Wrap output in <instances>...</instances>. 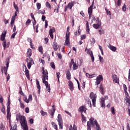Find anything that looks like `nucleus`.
<instances>
[{"label":"nucleus","instance_id":"47","mask_svg":"<svg viewBox=\"0 0 130 130\" xmlns=\"http://www.w3.org/2000/svg\"><path fill=\"white\" fill-rule=\"evenodd\" d=\"M95 39L94 38H92L91 40H90V43L91 44H94L95 42Z\"/></svg>","mask_w":130,"mask_h":130},{"label":"nucleus","instance_id":"35","mask_svg":"<svg viewBox=\"0 0 130 130\" xmlns=\"http://www.w3.org/2000/svg\"><path fill=\"white\" fill-rule=\"evenodd\" d=\"M14 7L16 10V11L17 12V13H19V10H18V6L16 5V4L15 2L13 3Z\"/></svg>","mask_w":130,"mask_h":130},{"label":"nucleus","instance_id":"18","mask_svg":"<svg viewBox=\"0 0 130 130\" xmlns=\"http://www.w3.org/2000/svg\"><path fill=\"white\" fill-rule=\"evenodd\" d=\"M94 3H92V5H91L88 9V14H92V12L93 11V5Z\"/></svg>","mask_w":130,"mask_h":130},{"label":"nucleus","instance_id":"25","mask_svg":"<svg viewBox=\"0 0 130 130\" xmlns=\"http://www.w3.org/2000/svg\"><path fill=\"white\" fill-rule=\"evenodd\" d=\"M58 122H62V118H61V115L60 114H58Z\"/></svg>","mask_w":130,"mask_h":130},{"label":"nucleus","instance_id":"9","mask_svg":"<svg viewBox=\"0 0 130 130\" xmlns=\"http://www.w3.org/2000/svg\"><path fill=\"white\" fill-rule=\"evenodd\" d=\"M78 111H80L81 114H83V113H86L87 112V108H86V106H81L78 109Z\"/></svg>","mask_w":130,"mask_h":130},{"label":"nucleus","instance_id":"45","mask_svg":"<svg viewBox=\"0 0 130 130\" xmlns=\"http://www.w3.org/2000/svg\"><path fill=\"white\" fill-rule=\"evenodd\" d=\"M10 130H17V124H15L13 127H11Z\"/></svg>","mask_w":130,"mask_h":130},{"label":"nucleus","instance_id":"30","mask_svg":"<svg viewBox=\"0 0 130 130\" xmlns=\"http://www.w3.org/2000/svg\"><path fill=\"white\" fill-rule=\"evenodd\" d=\"M78 68V66H77V64L76 63H74L73 66V71H75V70H77Z\"/></svg>","mask_w":130,"mask_h":130},{"label":"nucleus","instance_id":"59","mask_svg":"<svg viewBox=\"0 0 130 130\" xmlns=\"http://www.w3.org/2000/svg\"><path fill=\"white\" fill-rule=\"evenodd\" d=\"M96 23H99V24H101V21H100V19L99 18V17H97L96 18Z\"/></svg>","mask_w":130,"mask_h":130},{"label":"nucleus","instance_id":"24","mask_svg":"<svg viewBox=\"0 0 130 130\" xmlns=\"http://www.w3.org/2000/svg\"><path fill=\"white\" fill-rule=\"evenodd\" d=\"M86 32H87L88 34H89V33H90V28L89 27V22L88 21H86Z\"/></svg>","mask_w":130,"mask_h":130},{"label":"nucleus","instance_id":"20","mask_svg":"<svg viewBox=\"0 0 130 130\" xmlns=\"http://www.w3.org/2000/svg\"><path fill=\"white\" fill-rule=\"evenodd\" d=\"M93 27L94 29H98L99 27H101V23H95L93 24Z\"/></svg>","mask_w":130,"mask_h":130},{"label":"nucleus","instance_id":"13","mask_svg":"<svg viewBox=\"0 0 130 130\" xmlns=\"http://www.w3.org/2000/svg\"><path fill=\"white\" fill-rule=\"evenodd\" d=\"M53 32H55V29H54V27H53V29H50L49 30V35L52 39H53Z\"/></svg>","mask_w":130,"mask_h":130},{"label":"nucleus","instance_id":"31","mask_svg":"<svg viewBox=\"0 0 130 130\" xmlns=\"http://www.w3.org/2000/svg\"><path fill=\"white\" fill-rule=\"evenodd\" d=\"M40 112L42 116H44L45 115H47V112H44L43 110H41Z\"/></svg>","mask_w":130,"mask_h":130},{"label":"nucleus","instance_id":"7","mask_svg":"<svg viewBox=\"0 0 130 130\" xmlns=\"http://www.w3.org/2000/svg\"><path fill=\"white\" fill-rule=\"evenodd\" d=\"M10 105H11V101L10 100V99H9L7 103V119H9V115H10V111L11 109V107L10 106Z\"/></svg>","mask_w":130,"mask_h":130},{"label":"nucleus","instance_id":"1","mask_svg":"<svg viewBox=\"0 0 130 130\" xmlns=\"http://www.w3.org/2000/svg\"><path fill=\"white\" fill-rule=\"evenodd\" d=\"M94 120V118L93 117H91L89 119V122H87V130H91V125L93 124H95L96 126V129L97 130H101V128H100V126L98 124V122H97V120Z\"/></svg>","mask_w":130,"mask_h":130},{"label":"nucleus","instance_id":"56","mask_svg":"<svg viewBox=\"0 0 130 130\" xmlns=\"http://www.w3.org/2000/svg\"><path fill=\"white\" fill-rule=\"evenodd\" d=\"M57 55L58 58H59L60 59H61L62 58V56H61V54L60 53H57Z\"/></svg>","mask_w":130,"mask_h":130},{"label":"nucleus","instance_id":"22","mask_svg":"<svg viewBox=\"0 0 130 130\" xmlns=\"http://www.w3.org/2000/svg\"><path fill=\"white\" fill-rule=\"evenodd\" d=\"M101 107H104V108H105V99H102L101 101Z\"/></svg>","mask_w":130,"mask_h":130},{"label":"nucleus","instance_id":"62","mask_svg":"<svg viewBox=\"0 0 130 130\" xmlns=\"http://www.w3.org/2000/svg\"><path fill=\"white\" fill-rule=\"evenodd\" d=\"M30 23H31V20L28 19L27 21L25 22V24L26 25H29V24H30Z\"/></svg>","mask_w":130,"mask_h":130},{"label":"nucleus","instance_id":"64","mask_svg":"<svg viewBox=\"0 0 130 130\" xmlns=\"http://www.w3.org/2000/svg\"><path fill=\"white\" fill-rule=\"evenodd\" d=\"M99 60L100 62H103V57H101V56H99Z\"/></svg>","mask_w":130,"mask_h":130},{"label":"nucleus","instance_id":"58","mask_svg":"<svg viewBox=\"0 0 130 130\" xmlns=\"http://www.w3.org/2000/svg\"><path fill=\"white\" fill-rule=\"evenodd\" d=\"M37 88L39 89L38 92L39 94L40 93V89H41V87L40 86V84L37 85Z\"/></svg>","mask_w":130,"mask_h":130},{"label":"nucleus","instance_id":"33","mask_svg":"<svg viewBox=\"0 0 130 130\" xmlns=\"http://www.w3.org/2000/svg\"><path fill=\"white\" fill-rule=\"evenodd\" d=\"M111 111L112 112V114H115V109H114V107H112L111 108Z\"/></svg>","mask_w":130,"mask_h":130},{"label":"nucleus","instance_id":"55","mask_svg":"<svg viewBox=\"0 0 130 130\" xmlns=\"http://www.w3.org/2000/svg\"><path fill=\"white\" fill-rule=\"evenodd\" d=\"M4 71L5 74L7 75L8 74V69H6V67H4Z\"/></svg>","mask_w":130,"mask_h":130},{"label":"nucleus","instance_id":"11","mask_svg":"<svg viewBox=\"0 0 130 130\" xmlns=\"http://www.w3.org/2000/svg\"><path fill=\"white\" fill-rule=\"evenodd\" d=\"M43 84H44L46 86V90L49 92V93H50V84H48V82H45V80L43 81Z\"/></svg>","mask_w":130,"mask_h":130},{"label":"nucleus","instance_id":"51","mask_svg":"<svg viewBox=\"0 0 130 130\" xmlns=\"http://www.w3.org/2000/svg\"><path fill=\"white\" fill-rule=\"evenodd\" d=\"M87 53H88V54H89V55L90 54H92V53H93V51H92V50H90V49H88L87 50Z\"/></svg>","mask_w":130,"mask_h":130},{"label":"nucleus","instance_id":"2","mask_svg":"<svg viewBox=\"0 0 130 130\" xmlns=\"http://www.w3.org/2000/svg\"><path fill=\"white\" fill-rule=\"evenodd\" d=\"M19 118L21 122H20L21 125L23 127V130H28V125H27V121L26 120V117L24 116H19Z\"/></svg>","mask_w":130,"mask_h":130},{"label":"nucleus","instance_id":"41","mask_svg":"<svg viewBox=\"0 0 130 130\" xmlns=\"http://www.w3.org/2000/svg\"><path fill=\"white\" fill-rule=\"evenodd\" d=\"M75 81H76L77 84H78V87L79 90H81V88L80 87V82H79V80L77 78H75Z\"/></svg>","mask_w":130,"mask_h":130},{"label":"nucleus","instance_id":"39","mask_svg":"<svg viewBox=\"0 0 130 130\" xmlns=\"http://www.w3.org/2000/svg\"><path fill=\"white\" fill-rule=\"evenodd\" d=\"M27 66L28 70H30V69H31V67L32 66V62H27Z\"/></svg>","mask_w":130,"mask_h":130},{"label":"nucleus","instance_id":"42","mask_svg":"<svg viewBox=\"0 0 130 130\" xmlns=\"http://www.w3.org/2000/svg\"><path fill=\"white\" fill-rule=\"evenodd\" d=\"M2 112L4 113V114H6V109L5 108V106L3 105L2 107V109H1Z\"/></svg>","mask_w":130,"mask_h":130},{"label":"nucleus","instance_id":"61","mask_svg":"<svg viewBox=\"0 0 130 130\" xmlns=\"http://www.w3.org/2000/svg\"><path fill=\"white\" fill-rule=\"evenodd\" d=\"M83 39H86V35H83L81 37V40H83Z\"/></svg>","mask_w":130,"mask_h":130},{"label":"nucleus","instance_id":"21","mask_svg":"<svg viewBox=\"0 0 130 130\" xmlns=\"http://www.w3.org/2000/svg\"><path fill=\"white\" fill-rule=\"evenodd\" d=\"M55 108H53V110H50L49 114L51 115V118H53V115H54V113L55 112Z\"/></svg>","mask_w":130,"mask_h":130},{"label":"nucleus","instance_id":"34","mask_svg":"<svg viewBox=\"0 0 130 130\" xmlns=\"http://www.w3.org/2000/svg\"><path fill=\"white\" fill-rule=\"evenodd\" d=\"M105 11L106 12L107 15L111 16V12H110V11L108 10V9H107L106 8H105Z\"/></svg>","mask_w":130,"mask_h":130},{"label":"nucleus","instance_id":"50","mask_svg":"<svg viewBox=\"0 0 130 130\" xmlns=\"http://www.w3.org/2000/svg\"><path fill=\"white\" fill-rule=\"evenodd\" d=\"M17 33H18V31H16V32H14V34H13L11 36V39H14V38H15V36L17 35Z\"/></svg>","mask_w":130,"mask_h":130},{"label":"nucleus","instance_id":"44","mask_svg":"<svg viewBox=\"0 0 130 130\" xmlns=\"http://www.w3.org/2000/svg\"><path fill=\"white\" fill-rule=\"evenodd\" d=\"M10 130H17V124H15L13 127H11Z\"/></svg>","mask_w":130,"mask_h":130},{"label":"nucleus","instance_id":"57","mask_svg":"<svg viewBox=\"0 0 130 130\" xmlns=\"http://www.w3.org/2000/svg\"><path fill=\"white\" fill-rule=\"evenodd\" d=\"M56 75L57 78L59 79V78L60 77V73L56 72Z\"/></svg>","mask_w":130,"mask_h":130},{"label":"nucleus","instance_id":"16","mask_svg":"<svg viewBox=\"0 0 130 130\" xmlns=\"http://www.w3.org/2000/svg\"><path fill=\"white\" fill-rule=\"evenodd\" d=\"M66 73L67 80H71L72 78L71 77V72H70V70H68L66 72Z\"/></svg>","mask_w":130,"mask_h":130},{"label":"nucleus","instance_id":"38","mask_svg":"<svg viewBox=\"0 0 130 130\" xmlns=\"http://www.w3.org/2000/svg\"><path fill=\"white\" fill-rule=\"evenodd\" d=\"M89 55L90 56V57L91 58L92 62H94V60H95V58L94 57V55L93 54V53Z\"/></svg>","mask_w":130,"mask_h":130},{"label":"nucleus","instance_id":"52","mask_svg":"<svg viewBox=\"0 0 130 130\" xmlns=\"http://www.w3.org/2000/svg\"><path fill=\"white\" fill-rule=\"evenodd\" d=\"M117 5L118 7H120V5H121V0H118L117 2Z\"/></svg>","mask_w":130,"mask_h":130},{"label":"nucleus","instance_id":"17","mask_svg":"<svg viewBox=\"0 0 130 130\" xmlns=\"http://www.w3.org/2000/svg\"><path fill=\"white\" fill-rule=\"evenodd\" d=\"M53 48L54 50H55V51H56V50H57V49H58V45H57V42H54L53 43Z\"/></svg>","mask_w":130,"mask_h":130},{"label":"nucleus","instance_id":"46","mask_svg":"<svg viewBox=\"0 0 130 130\" xmlns=\"http://www.w3.org/2000/svg\"><path fill=\"white\" fill-rule=\"evenodd\" d=\"M24 101H25V102H26V103H29V100L28 99H27V96H25L24 97L23 99Z\"/></svg>","mask_w":130,"mask_h":130},{"label":"nucleus","instance_id":"10","mask_svg":"<svg viewBox=\"0 0 130 130\" xmlns=\"http://www.w3.org/2000/svg\"><path fill=\"white\" fill-rule=\"evenodd\" d=\"M95 84L96 85H99L100 83H101V81H103V77H102V75H100L99 76L96 77Z\"/></svg>","mask_w":130,"mask_h":130},{"label":"nucleus","instance_id":"28","mask_svg":"<svg viewBox=\"0 0 130 130\" xmlns=\"http://www.w3.org/2000/svg\"><path fill=\"white\" fill-rule=\"evenodd\" d=\"M9 64H10V58H8L7 59H6V68L8 70V69H9Z\"/></svg>","mask_w":130,"mask_h":130},{"label":"nucleus","instance_id":"23","mask_svg":"<svg viewBox=\"0 0 130 130\" xmlns=\"http://www.w3.org/2000/svg\"><path fill=\"white\" fill-rule=\"evenodd\" d=\"M109 48H110V49H111L112 51H114V52L116 51V47L111 46V44H109Z\"/></svg>","mask_w":130,"mask_h":130},{"label":"nucleus","instance_id":"63","mask_svg":"<svg viewBox=\"0 0 130 130\" xmlns=\"http://www.w3.org/2000/svg\"><path fill=\"white\" fill-rule=\"evenodd\" d=\"M28 101H32V94H29L28 96Z\"/></svg>","mask_w":130,"mask_h":130},{"label":"nucleus","instance_id":"6","mask_svg":"<svg viewBox=\"0 0 130 130\" xmlns=\"http://www.w3.org/2000/svg\"><path fill=\"white\" fill-rule=\"evenodd\" d=\"M74 6H75V2L72 1L71 2H70L68 5L65 7L64 10V12H67V11H68V9H69V10H72Z\"/></svg>","mask_w":130,"mask_h":130},{"label":"nucleus","instance_id":"14","mask_svg":"<svg viewBox=\"0 0 130 130\" xmlns=\"http://www.w3.org/2000/svg\"><path fill=\"white\" fill-rule=\"evenodd\" d=\"M68 86H69L70 89L71 91H73L75 87H74V84H73V82L72 81H69V84Z\"/></svg>","mask_w":130,"mask_h":130},{"label":"nucleus","instance_id":"32","mask_svg":"<svg viewBox=\"0 0 130 130\" xmlns=\"http://www.w3.org/2000/svg\"><path fill=\"white\" fill-rule=\"evenodd\" d=\"M46 6L47 8H50V10H51V5H50V4L49 3V2H47L46 3Z\"/></svg>","mask_w":130,"mask_h":130},{"label":"nucleus","instance_id":"53","mask_svg":"<svg viewBox=\"0 0 130 130\" xmlns=\"http://www.w3.org/2000/svg\"><path fill=\"white\" fill-rule=\"evenodd\" d=\"M39 61H40V62L42 63L43 66H44V63H45V61H44V60H43L42 59H40Z\"/></svg>","mask_w":130,"mask_h":130},{"label":"nucleus","instance_id":"8","mask_svg":"<svg viewBox=\"0 0 130 130\" xmlns=\"http://www.w3.org/2000/svg\"><path fill=\"white\" fill-rule=\"evenodd\" d=\"M71 32L70 31H67L66 35V41L65 43L66 45H69L70 44V34Z\"/></svg>","mask_w":130,"mask_h":130},{"label":"nucleus","instance_id":"19","mask_svg":"<svg viewBox=\"0 0 130 130\" xmlns=\"http://www.w3.org/2000/svg\"><path fill=\"white\" fill-rule=\"evenodd\" d=\"M96 75L95 74L90 75L89 73H86V76L87 78H90V79H92V78H94V77H96Z\"/></svg>","mask_w":130,"mask_h":130},{"label":"nucleus","instance_id":"26","mask_svg":"<svg viewBox=\"0 0 130 130\" xmlns=\"http://www.w3.org/2000/svg\"><path fill=\"white\" fill-rule=\"evenodd\" d=\"M30 17L31 18H32V19H33V20L35 21V23H33V26H34V28H35L34 26V25L36 24V20H35V17H34V15H33V13H30Z\"/></svg>","mask_w":130,"mask_h":130},{"label":"nucleus","instance_id":"12","mask_svg":"<svg viewBox=\"0 0 130 130\" xmlns=\"http://www.w3.org/2000/svg\"><path fill=\"white\" fill-rule=\"evenodd\" d=\"M24 68L25 76L28 80H30V74H29V70L27 69L26 65H24Z\"/></svg>","mask_w":130,"mask_h":130},{"label":"nucleus","instance_id":"5","mask_svg":"<svg viewBox=\"0 0 130 130\" xmlns=\"http://www.w3.org/2000/svg\"><path fill=\"white\" fill-rule=\"evenodd\" d=\"M6 34H7V32H5L4 34H2L1 37V41H4L3 43V46L4 49H6V47H9L8 45H6V41H5V36H6Z\"/></svg>","mask_w":130,"mask_h":130},{"label":"nucleus","instance_id":"29","mask_svg":"<svg viewBox=\"0 0 130 130\" xmlns=\"http://www.w3.org/2000/svg\"><path fill=\"white\" fill-rule=\"evenodd\" d=\"M20 102V107L22 108V109H24L25 107V105H24V103L21 101V100H19Z\"/></svg>","mask_w":130,"mask_h":130},{"label":"nucleus","instance_id":"48","mask_svg":"<svg viewBox=\"0 0 130 130\" xmlns=\"http://www.w3.org/2000/svg\"><path fill=\"white\" fill-rule=\"evenodd\" d=\"M100 92L101 93V94H102V95H104V90H103V87L101 86L100 87Z\"/></svg>","mask_w":130,"mask_h":130},{"label":"nucleus","instance_id":"37","mask_svg":"<svg viewBox=\"0 0 130 130\" xmlns=\"http://www.w3.org/2000/svg\"><path fill=\"white\" fill-rule=\"evenodd\" d=\"M50 67L53 69V70H55V65L54 64V62H52L50 63Z\"/></svg>","mask_w":130,"mask_h":130},{"label":"nucleus","instance_id":"15","mask_svg":"<svg viewBox=\"0 0 130 130\" xmlns=\"http://www.w3.org/2000/svg\"><path fill=\"white\" fill-rule=\"evenodd\" d=\"M125 101L126 102V104L128 107H130V98L129 96H126L125 99Z\"/></svg>","mask_w":130,"mask_h":130},{"label":"nucleus","instance_id":"43","mask_svg":"<svg viewBox=\"0 0 130 130\" xmlns=\"http://www.w3.org/2000/svg\"><path fill=\"white\" fill-rule=\"evenodd\" d=\"M37 8L38 10H40L41 9V4L37 3Z\"/></svg>","mask_w":130,"mask_h":130},{"label":"nucleus","instance_id":"54","mask_svg":"<svg viewBox=\"0 0 130 130\" xmlns=\"http://www.w3.org/2000/svg\"><path fill=\"white\" fill-rule=\"evenodd\" d=\"M81 116H82V121L86 122V117H85L84 116V115L83 114H81Z\"/></svg>","mask_w":130,"mask_h":130},{"label":"nucleus","instance_id":"40","mask_svg":"<svg viewBox=\"0 0 130 130\" xmlns=\"http://www.w3.org/2000/svg\"><path fill=\"white\" fill-rule=\"evenodd\" d=\"M39 51L41 52V53H43V48H42V46H40L39 47Z\"/></svg>","mask_w":130,"mask_h":130},{"label":"nucleus","instance_id":"4","mask_svg":"<svg viewBox=\"0 0 130 130\" xmlns=\"http://www.w3.org/2000/svg\"><path fill=\"white\" fill-rule=\"evenodd\" d=\"M89 97L92 100L93 107H96V99L97 98V95L96 94H94V92H92L90 93Z\"/></svg>","mask_w":130,"mask_h":130},{"label":"nucleus","instance_id":"3","mask_svg":"<svg viewBox=\"0 0 130 130\" xmlns=\"http://www.w3.org/2000/svg\"><path fill=\"white\" fill-rule=\"evenodd\" d=\"M42 74H43V76H42V81H43H43L45 80V82H47V81H48V71H47V70H45V69L44 68V67H42ZM47 80V81H46Z\"/></svg>","mask_w":130,"mask_h":130},{"label":"nucleus","instance_id":"49","mask_svg":"<svg viewBox=\"0 0 130 130\" xmlns=\"http://www.w3.org/2000/svg\"><path fill=\"white\" fill-rule=\"evenodd\" d=\"M122 10L123 12H125V11H126V6L125 4L123 5Z\"/></svg>","mask_w":130,"mask_h":130},{"label":"nucleus","instance_id":"60","mask_svg":"<svg viewBox=\"0 0 130 130\" xmlns=\"http://www.w3.org/2000/svg\"><path fill=\"white\" fill-rule=\"evenodd\" d=\"M4 102V99L3 98V96L2 95H0V103H3Z\"/></svg>","mask_w":130,"mask_h":130},{"label":"nucleus","instance_id":"27","mask_svg":"<svg viewBox=\"0 0 130 130\" xmlns=\"http://www.w3.org/2000/svg\"><path fill=\"white\" fill-rule=\"evenodd\" d=\"M27 55H28L29 57H30V56H31V55H32V50L31 49H27Z\"/></svg>","mask_w":130,"mask_h":130},{"label":"nucleus","instance_id":"36","mask_svg":"<svg viewBox=\"0 0 130 130\" xmlns=\"http://www.w3.org/2000/svg\"><path fill=\"white\" fill-rule=\"evenodd\" d=\"M58 124H59V129H62L63 122H58Z\"/></svg>","mask_w":130,"mask_h":130}]
</instances>
